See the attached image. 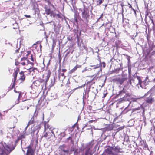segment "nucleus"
I'll use <instances>...</instances> for the list:
<instances>
[{"label":"nucleus","instance_id":"nucleus-57","mask_svg":"<svg viewBox=\"0 0 155 155\" xmlns=\"http://www.w3.org/2000/svg\"><path fill=\"white\" fill-rule=\"evenodd\" d=\"M30 64H31L32 65H33L34 64L33 63H31V62H30Z\"/></svg>","mask_w":155,"mask_h":155},{"label":"nucleus","instance_id":"nucleus-34","mask_svg":"<svg viewBox=\"0 0 155 155\" xmlns=\"http://www.w3.org/2000/svg\"><path fill=\"white\" fill-rule=\"evenodd\" d=\"M124 90H125V89H124V88H123V90L120 91L119 92V94H121L123 92L125 93V92L124 91Z\"/></svg>","mask_w":155,"mask_h":155},{"label":"nucleus","instance_id":"nucleus-13","mask_svg":"<svg viewBox=\"0 0 155 155\" xmlns=\"http://www.w3.org/2000/svg\"><path fill=\"white\" fill-rule=\"evenodd\" d=\"M34 122V118L33 117L29 121L28 123L27 126H26L25 128V129L24 130V133L25 134L26 133V130L28 128V127L29 125H30L31 124H32Z\"/></svg>","mask_w":155,"mask_h":155},{"label":"nucleus","instance_id":"nucleus-60","mask_svg":"<svg viewBox=\"0 0 155 155\" xmlns=\"http://www.w3.org/2000/svg\"><path fill=\"white\" fill-rule=\"evenodd\" d=\"M68 40H70V39L68 38Z\"/></svg>","mask_w":155,"mask_h":155},{"label":"nucleus","instance_id":"nucleus-48","mask_svg":"<svg viewBox=\"0 0 155 155\" xmlns=\"http://www.w3.org/2000/svg\"><path fill=\"white\" fill-rule=\"evenodd\" d=\"M140 109V107H138L137 108H136L134 109L135 110H139Z\"/></svg>","mask_w":155,"mask_h":155},{"label":"nucleus","instance_id":"nucleus-51","mask_svg":"<svg viewBox=\"0 0 155 155\" xmlns=\"http://www.w3.org/2000/svg\"><path fill=\"white\" fill-rule=\"evenodd\" d=\"M2 130H0V134L2 135Z\"/></svg>","mask_w":155,"mask_h":155},{"label":"nucleus","instance_id":"nucleus-30","mask_svg":"<svg viewBox=\"0 0 155 155\" xmlns=\"http://www.w3.org/2000/svg\"><path fill=\"white\" fill-rule=\"evenodd\" d=\"M107 94V93L105 91H104L103 93L104 96H103L102 97L104 98L106 96V95Z\"/></svg>","mask_w":155,"mask_h":155},{"label":"nucleus","instance_id":"nucleus-14","mask_svg":"<svg viewBox=\"0 0 155 155\" xmlns=\"http://www.w3.org/2000/svg\"><path fill=\"white\" fill-rule=\"evenodd\" d=\"M14 92H15V93H18V102L16 103V104H18L19 102V99L20 97L21 96V92L20 91H18V90H16V88H14Z\"/></svg>","mask_w":155,"mask_h":155},{"label":"nucleus","instance_id":"nucleus-46","mask_svg":"<svg viewBox=\"0 0 155 155\" xmlns=\"http://www.w3.org/2000/svg\"><path fill=\"white\" fill-rule=\"evenodd\" d=\"M149 79V78H148V76H147L146 78H145V81H147V80H148Z\"/></svg>","mask_w":155,"mask_h":155},{"label":"nucleus","instance_id":"nucleus-8","mask_svg":"<svg viewBox=\"0 0 155 155\" xmlns=\"http://www.w3.org/2000/svg\"><path fill=\"white\" fill-rule=\"evenodd\" d=\"M51 74V71L49 69H48L46 70V84L45 85V87H46V84H47V83L49 79Z\"/></svg>","mask_w":155,"mask_h":155},{"label":"nucleus","instance_id":"nucleus-32","mask_svg":"<svg viewBox=\"0 0 155 155\" xmlns=\"http://www.w3.org/2000/svg\"><path fill=\"white\" fill-rule=\"evenodd\" d=\"M101 66H103L104 68L105 66V63L104 62H102L101 63Z\"/></svg>","mask_w":155,"mask_h":155},{"label":"nucleus","instance_id":"nucleus-3","mask_svg":"<svg viewBox=\"0 0 155 155\" xmlns=\"http://www.w3.org/2000/svg\"><path fill=\"white\" fill-rule=\"evenodd\" d=\"M93 145L92 143H90L85 148V155H92Z\"/></svg>","mask_w":155,"mask_h":155},{"label":"nucleus","instance_id":"nucleus-53","mask_svg":"<svg viewBox=\"0 0 155 155\" xmlns=\"http://www.w3.org/2000/svg\"><path fill=\"white\" fill-rule=\"evenodd\" d=\"M112 155H117V154L116 153H112Z\"/></svg>","mask_w":155,"mask_h":155},{"label":"nucleus","instance_id":"nucleus-24","mask_svg":"<svg viewBox=\"0 0 155 155\" xmlns=\"http://www.w3.org/2000/svg\"><path fill=\"white\" fill-rule=\"evenodd\" d=\"M37 71V69L36 68H30L29 69V71L30 73L32 71H33L34 72H35V71Z\"/></svg>","mask_w":155,"mask_h":155},{"label":"nucleus","instance_id":"nucleus-26","mask_svg":"<svg viewBox=\"0 0 155 155\" xmlns=\"http://www.w3.org/2000/svg\"><path fill=\"white\" fill-rule=\"evenodd\" d=\"M26 58L25 57H24L21 59V60H25L26 62V64H28L29 63H30V62L28 60H26Z\"/></svg>","mask_w":155,"mask_h":155},{"label":"nucleus","instance_id":"nucleus-47","mask_svg":"<svg viewBox=\"0 0 155 155\" xmlns=\"http://www.w3.org/2000/svg\"><path fill=\"white\" fill-rule=\"evenodd\" d=\"M103 14H102L101 15V16H100V17H99V19H98V20H97V21H98L99 20L100 18H102L103 17Z\"/></svg>","mask_w":155,"mask_h":155},{"label":"nucleus","instance_id":"nucleus-38","mask_svg":"<svg viewBox=\"0 0 155 155\" xmlns=\"http://www.w3.org/2000/svg\"><path fill=\"white\" fill-rule=\"evenodd\" d=\"M21 64L23 66L25 65L26 64V63L25 62H23L21 63Z\"/></svg>","mask_w":155,"mask_h":155},{"label":"nucleus","instance_id":"nucleus-28","mask_svg":"<svg viewBox=\"0 0 155 155\" xmlns=\"http://www.w3.org/2000/svg\"><path fill=\"white\" fill-rule=\"evenodd\" d=\"M13 133L14 135H15V134L18 135V134H19V130H15L13 132Z\"/></svg>","mask_w":155,"mask_h":155},{"label":"nucleus","instance_id":"nucleus-9","mask_svg":"<svg viewBox=\"0 0 155 155\" xmlns=\"http://www.w3.org/2000/svg\"><path fill=\"white\" fill-rule=\"evenodd\" d=\"M112 150L116 152H120V153H123L124 152L123 151L122 148H120L118 146H116L111 148Z\"/></svg>","mask_w":155,"mask_h":155},{"label":"nucleus","instance_id":"nucleus-1","mask_svg":"<svg viewBox=\"0 0 155 155\" xmlns=\"http://www.w3.org/2000/svg\"><path fill=\"white\" fill-rule=\"evenodd\" d=\"M2 144L4 148H2L0 147V155H8L15 148L16 146L15 143L10 140V138L8 136L7 137L6 141L2 143ZM2 145L0 143V146Z\"/></svg>","mask_w":155,"mask_h":155},{"label":"nucleus","instance_id":"nucleus-19","mask_svg":"<svg viewBox=\"0 0 155 155\" xmlns=\"http://www.w3.org/2000/svg\"><path fill=\"white\" fill-rule=\"evenodd\" d=\"M81 65H77L73 68L71 70V73H73L78 68L81 67Z\"/></svg>","mask_w":155,"mask_h":155},{"label":"nucleus","instance_id":"nucleus-4","mask_svg":"<svg viewBox=\"0 0 155 155\" xmlns=\"http://www.w3.org/2000/svg\"><path fill=\"white\" fill-rule=\"evenodd\" d=\"M82 16L84 20L87 22H88L89 19V15L85 9L82 12Z\"/></svg>","mask_w":155,"mask_h":155},{"label":"nucleus","instance_id":"nucleus-15","mask_svg":"<svg viewBox=\"0 0 155 155\" xmlns=\"http://www.w3.org/2000/svg\"><path fill=\"white\" fill-rule=\"evenodd\" d=\"M59 74L58 75V78L59 80H62L63 79H64L65 77L64 76V73H61L59 71H58Z\"/></svg>","mask_w":155,"mask_h":155},{"label":"nucleus","instance_id":"nucleus-23","mask_svg":"<svg viewBox=\"0 0 155 155\" xmlns=\"http://www.w3.org/2000/svg\"><path fill=\"white\" fill-rule=\"evenodd\" d=\"M104 0H97V5H99L101 4L102 2H103Z\"/></svg>","mask_w":155,"mask_h":155},{"label":"nucleus","instance_id":"nucleus-6","mask_svg":"<svg viewBox=\"0 0 155 155\" xmlns=\"http://www.w3.org/2000/svg\"><path fill=\"white\" fill-rule=\"evenodd\" d=\"M32 146L30 145L27 148H28L27 155H34V150L32 148Z\"/></svg>","mask_w":155,"mask_h":155},{"label":"nucleus","instance_id":"nucleus-58","mask_svg":"<svg viewBox=\"0 0 155 155\" xmlns=\"http://www.w3.org/2000/svg\"><path fill=\"white\" fill-rule=\"evenodd\" d=\"M51 6L53 7V8H54V5H52V4H51Z\"/></svg>","mask_w":155,"mask_h":155},{"label":"nucleus","instance_id":"nucleus-37","mask_svg":"<svg viewBox=\"0 0 155 155\" xmlns=\"http://www.w3.org/2000/svg\"><path fill=\"white\" fill-rule=\"evenodd\" d=\"M139 98H134L132 99V101H136L137 99H139Z\"/></svg>","mask_w":155,"mask_h":155},{"label":"nucleus","instance_id":"nucleus-18","mask_svg":"<svg viewBox=\"0 0 155 155\" xmlns=\"http://www.w3.org/2000/svg\"><path fill=\"white\" fill-rule=\"evenodd\" d=\"M45 11L46 14L48 15L50 14L52 15L53 12V11H51L50 9H45Z\"/></svg>","mask_w":155,"mask_h":155},{"label":"nucleus","instance_id":"nucleus-55","mask_svg":"<svg viewBox=\"0 0 155 155\" xmlns=\"http://www.w3.org/2000/svg\"><path fill=\"white\" fill-rule=\"evenodd\" d=\"M71 139V137H69L67 139H68V140H69V139Z\"/></svg>","mask_w":155,"mask_h":155},{"label":"nucleus","instance_id":"nucleus-33","mask_svg":"<svg viewBox=\"0 0 155 155\" xmlns=\"http://www.w3.org/2000/svg\"><path fill=\"white\" fill-rule=\"evenodd\" d=\"M150 82V81H152L154 83H155V78L153 80H151V79H150L148 80V82Z\"/></svg>","mask_w":155,"mask_h":155},{"label":"nucleus","instance_id":"nucleus-21","mask_svg":"<svg viewBox=\"0 0 155 155\" xmlns=\"http://www.w3.org/2000/svg\"><path fill=\"white\" fill-rule=\"evenodd\" d=\"M137 79L138 80L139 83L140 84V86L142 87V85L141 84H144V82H142V81H141V80L140 79V77L137 76Z\"/></svg>","mask_w":155,"mask_h":155},{"label":"nucleus","instance_id":"nucleus-25","mask_svg":"<svg viewBox=\"0 0 155 155\" xmlns=\"http://www.w3.org/2000/svg\"><path fill=\"white\" fill-rule=\"evenodd\" d=\"M112 149L111 150H110L109 149H107L106 150H105V151L107 153H109V154H112V153H113L112 152Z\"/></svg>","mask_w":155,"mask_h":155},{"label":"nucleus","instance_id":"nucleus-27","mask_svg":"<svg viewBox=\"0 0 155 155\" xmlns=\"http://www.w3.org/2000/svg\"><path fill=\"white\" fill-rule=\"evenodd\" d=\"M101 71V69H100V70L98 71V73H97V74H95L94 75H93V76H92V77L93 76H95V77H94L93 78V79L94 80H95V79H97V78H98V77H97V76L98 74V73H99V72Z\"/></svg>","mask_w":155,"mask_h":155},{"label":"nucleus","instance_id":"nucleus-2","mask_svg":"<svg viewBox=\"0 0 155 155\" xmlns=\"http://www.w3.org/2000/svg\"><path fill=\"white\" fill-rule=\"evenodd\" d=\"M147 96L146 101L148 105L149 104L152 103L154 101V98L153 97V94L151 93L150 91H149L144 95Z\"/></svg>","mask_w":155,"mask_h":155},{"label":"nucleus","instance_id":"nucleus-29","mask_svg":"<svg viewBox=\"0 0 155 155\" xmlns=\"http://www.w3.org/2000/svg\"><path fill=\"white\" fill-rule=\"evenodd\" d=\"M44 127L45 130H46V129L48 128L49 126L48 124L45 123L44 124Z\"/></svg>","mask_w":155,"mask_h":155},{"label":"nucleus","instance_id":"nucleus-5","mask_svg":"<svg viewBox=\"0 0 155 155\" xmlns=\"http://www.w3.org/2000/svg\"><path fill=\"white\" fill-rule=\"evenodd\" d=\"M127 79V76H125L122 75L121 78H116L115 79V81L117 82V83L120 84H122L123 82Z\"/></svg>","mask_w":155,"mask_h":155},{"label":"nucleus","instance_id":"nucleus-36","mask_svg":"<svg viewBox=\"0 0 155 155\" xmlns=\"http://www.w3.org/2000/svg\"><path fill=\"white\" fill-rule=\"evenodd\" d=\"M100 65H96V67L94 68L93 69H96L99 68L100 66Z\"/></svg>","mask_w":155,"mask_h":155},{"label":"nucleus","instance_id":"nucleus-11","mask_svg":"<svg viewBox=\"0 0 155 155\" xmlns=\"http://www.w3.org/2000/svg\"><path fill=\"white\" fill-rule=\"evenodd\" d=\"M54 135V134L53 132L51 131L50 132L45 133L43 135V137H48V139H49L51 138V136Z\"/></svg>","mask_w":155,"mask_h":155},{"label":"nucleus","instance_id":"nucleus-20","mask_svg":"<svg viewBox=\"0 0 155 155\" xmlns=\"http://www.w3.org/2000/svg\"><path fill=\"white\" fill-rule=\"evenodd\" d=\"M23 134L22 135H21L20 136H19L18 137L17 140L18 141L20 140L22 138H24L25 137V134L26 133H24V131L23 132Z\"/></svg>","mask_w":155,"mask_h":155},{"label":"nucleus","instance_id":"nucleus-54","mask_svg":"<svg viewBox=\"0 0 155 155\" xmlns=\"http://www.w3.org/2000/svg\"><path fill=\"white\" fill-rule=\"evenodd\" d=\"M56 15L57 14H54L53 15V16L54 17H55L56 16Z\"/></svg>","mask_w":155,"mask_h":155},{"label":"nucleus","instance_id":"nucleus-35","mask_svg":"<svg viewBox=\"0 0 155 155\" xmlns=\"http://www.w3.org/2000/svg\"><path fill=\"white\" fill-rule=\"evenodd\" d=\"M31 53V51H27V54L26 55V56H28Z\"/></svg>","mask_w":155,"mask_h":155},{"label":"nucleus","instance_id":"nucleus-12","mask_svg":"<svg viewBox=\"0 0 155 155\" xmlns=\"http://www.w3.org/2000/svg\"><path fill=\"white\" fill-rule=\"evenodd\" d=\"M94 83L92 81H88L86 84H85L84 85V87L86 86L87 87H91V86H93Z\"/></svg>","mask_w":155,"mask_h":155},{"label":"nucleus","instance_id":"nucleus-39","mask_svg":"<svg viewBox=\"0 0 155 155\" xmlns=\"http://www.w3.org/2000/svg\"><path fill=\"white\" fill-rule=\"evenodd\" d=\"M4 54L2 53H0V57L2 58L3 57Z\"/></svg>","mask_w":155,"mask_h":155},{"label":"nucleus","instance_id":"nucleus-16","mask_svg":"<svg viewBox=\"0 0 155 155\" xmlns=\"http://www.w3.org/2000/svg\"><path fill=\"white\" fill-rule=\"evenodd\" d=\"M55 81L54 79H51L48 82L49 86L50 87H51L53 86L54 84Z\"/></svg>","mask_w":155,"mask_h":155},{"label":"nucleus","instance_id":"nucleus-59","mask_svg":"<svg viewBox=\"0 0 155 155\" xmlns=\"http://www.w3.org/2000/svg\"><path fill=\"white\" fill-rule=\"evenodd\" d=\"M121 6L122 7V9H123V5H122L121 4Z\"/></svg>","mask_w":155,"mask_h":155},{"label":"nucleus","instance_id":"nucleus-22","mask_svg":"<svg viewBox=\"0 0 155 155\" xmlns=\"http://www.w3.org/2000/svg\"><path fill=\"white\" fill-rule=\"evenodd\" d=\"M89 88H90L86 87L85 89L84 88V91L83 93L84 95H86V94H88L89 91Z\"/></svg>","mask_w":155,"mask_h":155},{"label":"nucleus","instance_id":"nucleus-50","mask_svg":"<svg viewBox=\"0 0 155 155\" xmlns=\"http://www.w3.org/2000/svg\"><path fill=\"white\" fill-rule=\"evenodd\" d=\"M92 68H89L87 69V70L89 71H90L91 70H92Z\"/></svg>","mask_w":155,"mask_h":155},{"label":"nucleus","instance_id":"nucleus-41","mask_svg":"<svg viewBox=\"0 0 155 155\" xmlns=\"http://www.w3.org/2000/svg\"><path fill=\"white\" fill-rule=\"evenodd\" d=\"M87 70V68H85L83 71H82V72L83 73Z\"/></svg>","mask_w":155,"mask_h":155},{"label":"nucleus","instance_id":"nucleus-40","mask_svg":"<svg viewBox=\"0 0 155 155\" xmlns=\"http://www.w3.org/2000/svg\"><path fill=\"white\" fill-rule=\"evenodd\" d=\"M31 59L32 61H34V59L32 55H31Z\"/></svg>","mask_w":155,"mask_h":155},{"label":"nucleus","instance_id":"nucleus-7","mask_svg":"<svg viewBox=\"0 0 155 155\" xmlns=\"http://www.w3.org/2000/svg\"><path fill=\"white\" fill-rule=\"evenodd\" d=\"M19 74L20 75V77L18 80V82L21 83L23 82L25 79V76L24 74V72L23 71H21L20 72Z\"/></svg>","mask_w":155,"mask_h":155},{"label":"nucleus","instance_id":"nucleus-49","mask_svg":"<svg viewBox=\"0 0 155 155\" xmlns=\"http://www.w3.org/2000/svg\"><path fill=\"white\" fill-rule=\"evenodd\" d=\"M95 120H90L89 121V122L90 123H92L94 121H95Z\"/></svg>","mask_w":155,"mask_h":155},{"label":"nucleus","instance_id":"nucleus-62","mask_svg":"<svg viewBox=\"0 0 155 155\" xmlns=\"http://www.w3.org/2000/svg\"><path fill=\"white\" fill-rule=\"evenodd\" d=\"M143 106H144V105H144V103H143Z\"/></svg>","mask_w":155,"mask_h":155},{"label":"nucleus","instance_id":"nucleus-61","mask_svg":"<svg viewBox=\"0 0 155 155\" xmlns=\"http://www.w3.org/2000/svg\"><path fill=\"white\" fill-rule=\"evenodd\" d=\"M129 83H130V81H129Z\"/></svg>","mask_w":155,"mask_h":155},{"label":"nucleus","instance_id":"nucleus-64","mask_svg":"<svg viewBox=\"0 0 155 155\" xmlns=\"http://www.w3.org/2000/svg\"><path fill=\"white\" fill-rule=\"evenodd\" d=\"M68 53H67L66 55V56H67V55H68Z\"/></svg>","mask_w":155,"mask_h":155},{"label":"nucleus","instance_id":"nucleus-63","mask_svg":"<svg viewBox=\"0 0 155 155\" xmlns=\"http://www.w3.org/2000/svg\"><path fill=\"white\" fill-rule=\"evenodd\" d=\"M94 66V65H91V67H93V66Z\"/></svg>","mask_w":155,"mask_h":155},{"label":"nucleus","instance_id":"nucleus-56","mask_svg":"<svg viewBox=\"0 0 155 155\" xmlns=\"http://www.w3.org/2000/svg\"><path fill=\"white\" fill-rule=\"evenodd\" d=\"M19 49H18L16 51V53H18V52Z\"/></svg>","mask_w":155,"mask_h":155},{"label":"nucleus","instance_id":"nucleus-43","mask_svg":"<svg viewBox=\"0 0 155 155\" xmlns=\"http://www.w3.org/2000/svg\"><path fill=\"white\" fill-rule=\"evenodd\" d=\"M56 16L58 18H61V15L59 14H57L56 15Z\"/></svg>","mask_w":155,"mask_h":155},{"label":"nucleus","instance_id":"nucleus-45","mask_svg":"<svg viewBox=\"0 0 155 155\" xmlns=\"http://www.w3.org/2000/svg\"><path fill=\"white\" fill-rule=\"evenodd\" d=\"M25 16L27 18H30L31 16L30 15H25Z\"/></svg>","mask_w":155,"mask_h":155},{"label":"nucleus","instance_id":"nucleus-52","mask_svg":"<svg viewBox=\"0 0 155 155\" xmlns=\"http://www.w3.org/2000/svg\"><path fill=\"white\" fill-rule=\"evenodd\" d=\"M151 22L154 25V22H153V20L151 19Z\"/></svg>","mask_w":155,"mask_h":155},{"label":"nucleus","instance_id":"nucleus-31","mask_svg":"<svg viewBox=\"0 0 155 155\" xmlns=\"http://www.w3.org/2000/svg\"><path fill=\"white\" fill-rule=\"evenodd\" d=\"M71 153L73 151H74L75 152V149L74 147H71Z\"/></svg>","mask_w":155,"mask_h":155},{"label":"nucleus","instance_id":"nucleus-44","mask_svg":"<svg viewBox=\"0 0 155 155\" xmlns=\"http://www.w3.org/2000/svg\"><path fill=\"white\" fill-rule=\"evenodd\" d=\"M19 64V62H18V61H16L15 63V64L16 65H18Z\"/></svg>","mask_w":155,"mask_h":155},{"label":"nucleus","instance_id":"nucleus-42","mask_svg":"<svg viewBox=\"0 0 155 155\" xmlns=\"http://www.w3.org/2000/svg\"><path fill=\"white\" fill-rule=\"evenodd\" d=\"M66 69H62L61 70L62 72H65L66 71Z\"/></svg>","mask_w":155,"mask_h":155},{"label":"nucleus","instance_id":"nucleus-17","mask_svg":"<svg viewBox=\"0 0 155 155\" xmlns=\"http://www.w3.org/2000/svg\"><path fill=\"white\" fill-rule=\"evenodd\" d=\"M62 151V154L61 155H68V150L67 149L65 150L64 149H61Z\"/></svg>","mask_w":155,"mask_h":155},{"label":"nucleus","instance_id":"nucleus-10","mask_svg":"<svg viewBox=\"0 0 155 155\" xmlns=\"http://www.w3.org/2000/svg\"><path fill=\"white\" fill-rule=\"evenodd\" d=\"M19 69H17L15 72L13 73V76L14 77V83L12 85V87H14L15 86L14 83L15 82L17 77V74L19 72Z\"/></svg>","mask_w":155,"mask_h":155}]
</instances>
